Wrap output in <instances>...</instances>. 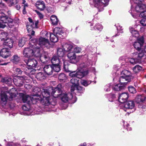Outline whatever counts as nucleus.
I'll return each mask as SVG.
<instances>
[{"mask_svg": "<svg viewBox=\"0 0 146 146\" xmlns=\"http://www.w3.org/2000/svg\"><path fill=\"white\" fill-rule=\"evenodd\" d=\"M24 61L27 66L32 69L36 67L37 66V61L34 59L29 58L27 60H25Z\"/></svg>", "mask_w": 146, "mask_h": 146, "instance_id": "obj_18", "label": "nucleus"}, {"mask_svg": "<svg viewBox=\"0 0 146 146\" xmlns=\"http://www.w3.org/2000/svg\"><path fill=\"white\" fill-rule=\"evenodd\" d=\"M129 124H128L127 125V130L130 131L131 130V127H129Z\"/></svg>", "mask_w": 146, "mask_h": 146, "instance_id": "obj_62", "label": "nucleus"}, {"mask_svg": "<svg viewBox=\"0 0 146 146\" xmlns=\"http://www.w3.org/2000/svg\"><path fill=\"white\" fill-rule=\"evenodd\" d=\"M22 108L23 110L24 111H27L29 110V108L25 105H23L22 106Z\"/></svg>", "mask_w": 146, "mask_h": 146, "instance_id": "obj_59", "label": "nucleus"}, {"mask_svg": "<svg viewBox=\"0 0 146 146\" xmlns=\"http://www.w3.org/2000/svg\"><path fill=\"white\" fill-rule=\"evenodd\" d=\"M135 104L134 102L132 101H129L126 103L124 105L123 109L126 111V109H133L135 111Z\"/></svg>", "mask_w": 146, "mask_h": 146, "instance_id": "obj_19", "label": "nucleus"}, {"mask_svg": "<svg viewBox=\"0 0 146 146\" xmlns=\"http://www.w3.org/2000/svg\"><path fill=\"white\" fill-rule=\"evenodd\" d=\"M17 91L15 89L12 88L9 92L2 91L1 94V102L2 104L5 105L8 100H12L16 96Z\"/></svg>", "mask_w": 146, "mask_h": 146, "instance_id": "obj_4", "label": "nucleus"}, {"mask_svg": "<svg viewBox=\"0 0 146 146\" xmlns=\"http://www.w3.org/2000/svg\"><path fill=\"white\" fill-rule=\"evenodd\" d=\"M19 96L22 97V100L23 102L30 104L35 100H36V97L34 96L33 98L28 95L24 94L22 93H20Z\"/></svg>", "mask_w": 146, "mask_h": 146, "instance_id": "obj_14", "label": "nucleus"}, {"mask_svg": "<svg viewBox=\"0 0 146 146\" xmlns=\"http://www.w3.org/2000/svg\"><path fill=\"white\" fill-rule=\"evenodd\" d=\"M38 21H36L35 22V24H34V22H33V23L32 25L31 26V29H30V30H31L30 31H32V30L33 29V28L36 27L37 25L38 24Z\"/></svg>", "mask_w": 146, "mask_h": 146, "instance_id": "obj_51", "label": "nucleus"}, {"mask_svg": "<svg viewBox=\"0 0 146 146\" xmlns=\"http://www.w3.org/2000/svg\"><path fill=\"white\" fill-rule=\"evenodd\" d=\"M140 23L141 25L144 26H146V19L143 18L140 21Z\"/></svg>", "mask_w": 146, "mask_h": 146, "instance_id": "obj_52", "label": "nucleus"}, {"mask_svg": "<svg viewBox=\"0 0 146 146\" xmlns=\"http://www.w3.org/2000/svg\"><path fill=\"white\" fill-rule=\"evenodd\" d=\"M92 65V63L91 62L90 60H87L85 62H83L80 63L79 66H78V67L80 70H82L83 73H85L87 72V74L88 73V71H84V69L89 68L91 67Z\"/></svg>", "mask_w": 146, "mask_h": 146, "instance_id": "obj_17", "label": "nucleus"}, {"mask_svg": "<svg viewBox=\"0 0 146 146\" xmlns=\"http://www.w3.org/2000/svg\"><path fill=\"white\" fill-rule=\"evenodd\" d=\"M142 9L140 11H136V10L132 11V13H131L132 16L134 18L137 19L139 17H146V11H143V10L145 9Z\"/></svg>", "mask_w": 146, "mask_h": 146, "instance_id": "obj_15", "label": "nucleus"}, {"mask_svg": "<svg viewBox=\"0 0 146 146\" xmlns=\"http://www.w3.org/2000/svg\"><path fill=\"white\" fill-rule=\"evenodd\" d=\"M25 76H16L14 78L13 82L14 84L17 86H21L24 83V80L26 79Z\"/></svg>", "mask_w": 146, "mask_h": 146, "instance_id": "obj_16", "label": "nucleus"}, {"mask_svg": "<svg viewBox=\"0 0 146 146\" xmlns=\"http://www.w3.org/2000/svg\"><path fill=\"white\" fill-rule=\"evenodd\" d=\"M10 52L7 48H4L0 51V56L4 58H6L10 55Z\"/></svg>", "mask_w": 146, "mask_h": 146, "instance_id": "obj_21", "label": "nucleus"}, {"mask_svg": "<svg viewBox=\"0 0 146 146\" xmlns=\"http://www.w3.org/2000/svg\"><path fill=\"white\" fill-rule=\"evenodd\" d=\"M22 71H21L20 69L17 68L15 70V73L17 74H19L22 73Z\"/></svg>", "mask_w": 146, "mask_h": 146, "instance_id": "obj_54", "label": "nucleus"}, {"mask_svg": "<svg viewBox=\"0 0 146 146\" xmlns=\"http://www.w3.org/2000/svg\"><path fill=\"white\" fill-rule=\"evenodd\" d=\"M29 47L25 48L23 51V55L24 56L27 57H30L33 56L38 57L40 56V49H37L34 46L33 47L31 46L29 42Z\"/></svg>", "mask_w": 146, "mask_h": 146, "instance_id": "obj_6", "label": "nucleus"}, {"mask_svg": "<svg viewBox=\"0 0 146 146\" xmlns=\"http://www.w3.org/2000/svg\"><path fill=\"white\" fill-rule=\"evenodd\" d=\"M94 6L96 7L99 11H103L104 7L108 4L109 0H92Z\"/></svg>", "mask_w": 146, "mask_h": 146, "instance_id": "obj_11", "label": "nucleus"}, {"mask_svg": "<svg viewBox=\"0 0 146 146\" xmlns=\"http://www.w3.org/2000/svg\"><path fill=\"white\" fill-rule=\"evenodd\" d=\"M26 41V39L25 38L23 37L20 39L19 41L18 44L19 46L20 47H23Z\"/></svg>", "mask_w": 146, "mask_h": 146, "instance_id": "obj_42", "label": "nucleus"}, {"mask_svg": "<svg viewBox=\"0 0 146 146\" xmlns=\"http://www.w3.org/2000/svg\"><path fill=\"white\" fill-rule=\"evenodd\" d=\"M142 0H130V2L132 5L131 9L129 11L130 13H132V11L135 10L136 11H140L142 9L146 8L145 5L142 4L141 2Z\"/></svg>", "mask_w": 146, "mask_h": 146, "instance_id": "obj_8", "label": "nucleus"}, {"mask_svg": "<svg viewBox=\"0 0 146 146\" xmlns=\"http://www.w3.org/2000/svg\"><path fill=\"white\" fill-rule=\"evenodd\" d=\"M46 74L48 76L52 75L53 70L51 65H48L45 66L43 68Z\"/></svg>", "mask_w": 146, "mask_h": 146, "instance_id": "obj_24", "label": "nucleus"}, {"mask_svg": "<svg viewBox=\"0 0 146 146\" xmlns=\"http://www.w3.org/2000/svg\"><path fill=\"white\" fill-rule=\"evenodd\" d=\"M66 51L64 50L62 48H58L57 51V55L59 58L63 57L65 54Z\"/></svg>", "mask_w": 146, "mask_h": 146, "instance_id": "obj_31", "label": "nucleus"}, {"mask_svg": "<svg viewBox=\"0 0 146 146\" xmlns=\"http://www.w3.org/2000/svg\"><path fill=\"white\" fill-rule=\"evenodd\" d=\"M32 68H29V67L27 66L24 69V72L27 74V75H29L31 74V72H32Z\"/></svg>", "mask_w": 146, "mask_h": 146, "instance_id": "obj_44", "label": "nucleus"}, {"mask_svg": "<svg viewBox=\"0 0 146 146\" xmlns=\"http://www.w3.org/2000/svg\"><path fill=\"white\" fill-rule=\"evenodd\" d=\"M8 36V33L3 31L0 32V36L1 40H5L7 39Z\"/></svg>", "mask_w": 146, "mask_h": 146, "instance_id": "obj_37", "label": "nucleus"}, {"mask_svg": "<svg viewBox=\"0 0 146 146\" xmlns=\"http://www.w3.org/2000/svg\"><path fill=\"white\" fill-rule=\"evenodd\" d=\"M15 7L16 8V9L19 10L20 9V6L19 5L17 4L15 6Z\"/></svg>", "mask_w": 146, "mask_h": 146, "instance_id": "obj_61", "label": "nucleus"}, {"mask_svg": "<svg viewBox=\"0 0 146 146\" xmlns=\"http://www.w3.org/2000/svg\"><path fill=\"white\" fill-rule=\"evenodd\" d=\"M112 85L111 84H108L106 85L104 87V90L107 92L109 91L112 88Z\"/></svg>", "mask_w": 146, "mask_h": 146, "instance_id": "obj_46", "label": "nucleus"}, {"mask_svg": "<svg viewBox=\"0 0 146 146\" xmlns=\"http://www.w3.org/2000/svg\"><path fill=\"white\" fill-rule=\"evenodd\" d=\"M69 76L73 78H81L87 75V72L83 73L80 69L78 68L76 71H69Z\"/></svg>", "mask_w": 146, "mask_h": 146, "instance_id": "obj_12", "label": "nucleus"}, {"mask_svg": "<svg viewBox=\"0 0 146 146\" xmlns=\"http://www.w3.org/2000/svg\"><path fill=\"white\" fill-rule=\"evenodd\" d=\"M20 57L17 55H15L13 56L12 60L14 63L16 64L20 61Z\"/></svg>", "mask_w": 146, "mask_h": 146, "instance_id": "obj_39", "label": "nucleus"}, {"mask_svg": "<svg viewBox=\"0 0 146 146\" xmlns=\"http://www.w3.org/2000/svg\"><path fill=\"white\" fill-rule=\"evenodd\" d=\"M144 43V39L143 36H141L137 39V41L133 43V46L138 51V53L139 52H143L142 50H141L142 47Z\"/></svg>", "mask_w": 146, "mask_h": 146, "instance_id": "obj_13", "label": "nucleus"}, {"mask_svg": "<svg viewBox=\"0 0 146 146\" xmlns=\"http://www.w3.org/2000/svg\"><path fill=\"white\" fill-rule=\"evenodd\" d=\"M1 81L9 85H11L12 83V80L11 78H2Z\"/></svg>", "mask_w": 146, "mask_h": 146, "instance_id": "obj_36", "label": "nucleus"}, {"mask_svg": "<svg viewBox=\"0 0 146 146\" xmlns=\"http://www.w3.org/2000/svg\"><path fill=\"white\" fill-rule=\"evenodd\" d=\"M128 90L129 92L132 93H135L136 92L135 89L133 86H129L128 87Z\"/></svg>", "mask_w": 146, "mask_h": 146, "instance_id": "obj_50", "label": "nucleus"}, {"mask_svg": "<svg viewBox=\"0 0 146 146\" xmlns=\"http://www.w3.org/2000/svg\"><path fill=\"white\" fill-rule=\"evenodd\" d=\"M43 58H44V59H45L46 61H47L48 60V58L47 56H46L45 55L44 56H40V59L41 60L42 59H43Z\"/></svg>", "mask_w": 146, "mask_h": 146, "instance_id": "obj_58", "label": "nucleus"}, {"mask_svg": "<svg viewBox=\"0 0 146 146\" xmlns=\"http://www.w3.org/2000/svg\"><path fill=\"white\" fill-rule=\"evenodd\" d=\"M121 84L116 85L114 87H113V89L116 91H121L125 89V84L123 83H120Z\"/></svg>", "mask_w": 146, "mask_h": 146, "instance_id": "obj_25", "label": "nucleus"}, {"mask_svg": "<svg viewBox=\"0 0 146 146\" xmlns=\"http://www.w3.org/2000/svg\"><path fill=\"white\" fill-rule=\"evenodd\" d=\"M49 45V42L47 39L41 37L38 40L35 39L31 40H30V45L31 46L33 47L34 45L37 49H40V51L44 47H47Z\"/></svg>", "mask_w": 146, "mask_h": 146, "instance_id": "obj_5", "label": "nucleus"}, {"mask_svg": "<svg viewBox=\"0 0 146 146\" xmlns=\"http://www.w3.org/2000/svg\"><path fill=\"white\" fill-rule=\"evenodd\" d=\"M119 60L120 61L125 60L124 58L122 57H120L119 58Z\"/></svg>", "mask_w": 146, "mask_h": 146, "instance_id": "obj_63", "label": "nucleus"}, {"mask_svg": "<svg viewBox=\"0 0 146 146\" xmlns=\"http://www.w3.org/2000/svg\"><path fill=\"white\" fill-rule=\"evenodd\" d=\"M50 21L52 24L53 25H57L58 21V20L56 16L54 15H52L51 16Z\"/></svg>", "mask_w": 146, "mask_h": 146, "instance_id": "obj_35", "label": "nucleus"}, {"mask_svg": "<svg viewBox=\"0 0 146 146\" xmlns=\"http://www.w3.org/2000/svg\"><path fill=\"white\" fill-rule=\"evenodd\" d=\"M5 7V6L3 3H0V13H2L0 16V28H4L7 25H8L10 28H11L12 26H14L15 23L12 19L8 17L3 13V11Z\"/></svg>", "mask_w": 146, "mask_h": 146, "instance_id": "obj_2", "label": "nucleus"}, {"mask_svg": "<svg viewBox=\"0 0 146 146\" xmlns=\"http://www.w3.org/2000/svg\"><path fill=\"white\" fill-rule=\"evenodd\" d=\"M35 11L40 19H42L43 18V15L41 13L37 10H35Z\"/></svg>", "mask_w": 146, "mask_h": 146, "instance_id": "obj_55", "label": "nucleus"}, {"mask_svg": "<svg viewBox=\"0 0 146 146\" xmlns=\"http://www.w3.org/2000/svg\"><path fill=\"white\" fill-rule=\"evenodd\" d=\"M66 78V77L65 74L63 73L60 74L58 76V79L61 82L65 80Z\"/></svg>", "mask_w": 146, "mask_h": 146, "instance_id": "obj_48", "label": "nucleus"}, {"mask_svg": "<svg viewBox=\"0 0 146 146\" xmlns=\"http://www.w3.org/2000/svg\"><path fill=\"white\" fill-rule=\"evenodd\" d=\"M134 58H130L129 59V61L131 63L135 64L141 62V59L143 57H145L144 54L143 52H134L133 53L131 56Z\"/></svg>", "mask_w": 146, "mask_h": 146, "instance_id": "obj_10", "label": "nucleus"}, {"mask_svg": "<svg viewBox=\"0 0 146 146\" xmlns=\"http://www.w3.org/2000/svg\"><path fill=\"white\" fill-rule=\"evenodd\" d=\"M61 65V63H60V64H52L51 65L53 71H54L56 72H59L60 70V66Z\"/></svg>", "mask_w": 146, "mask_h": 146, "instance_id": "obj_30", "label": "nucleus"}, {"mask_svg": "<svg viewBox=\"0 0 146 146\" xmlns=\"http://www.w3.org/2000/svg\"><path fill=\"white\" fill-rule=\"evenodd\" d=\"M109 96L111 98H110L109 99V101L112 102L113 101V100L114 99V98L115 97V95L114 94H110V95H109Z\"/></svg>", "mask_w": 146, "mask_h": 146, "instance_id": "obj_53", "label": "nucleus"}, {"mask_svg": "<svg viewBox=\"0 0 146 146\" xmlns=\"http://www.w3.org/2000/svg\"><path fill=\"white\" fill-rule=\"evenodd\" d=\"M145 97L143 95H140L137 96L135 98V101L137 103H140L144 101Z\"/></svg>", "mask_w": 146, "mask_h": 146, "instance_id": "obj_33", "label": "nucleus"}, {"mask_svg": "<svg viewBox=\"0 0 146 146\" xmlns=\"http://www.w3.org/2000/svg\"><path fill=\"white\" fill-rule=\"evenodd\" d=\"M9 1L12 4L17 3V0H9Z\"/></svg>", "mask_w": 146, "mask_h": 146, "instance_id": "obj_60", "label": "nucleus"}, {"mask_svg": "<svg viewBox=\"0 0 146 146\" xmlns=\"http://www.w3.org/2000/svg\"><path fill=\"white\" fill-rule=\"evenodd\" d=\"M36 7L41 11L44 10L45 8L44 3L42 1H38L36 3Z\"/></svg>", "mask_w": 146, "mask_h": 146, "instance_id": "obj_26", "label": "nucleus"}, {"mask_svg": "<svg viewBox=\"0 0 146 146\" xmlns=\"http://www.w3.org/2000/svg\"><path fill=\"white\" fill-rule=\"evenodd\" d=\"M51 63H52V64H60L61 63L60 58H58V57L56 56H54L51 59Z\"/></svg>", "mask_w": 146, "mask_h": 146, "instance_id": "obj_34", "label": "nucleus"}, {"mask_svg": "<svg viewBox=\"0 0 146 146\" xmlns=\"http://www.w3.org/2000/svg\"><path fill=\"white\" fill-rule=\"evenodd\" d=\"M81 83L82 85L86 86L90 84L91 81L85 80H82L81 81Z\"/></svg>", "mask_w": 146, "mask_h": 146, "instance_id": "obj_47", "label": "nucleus"}, {"mask_svg": "<svg viewBox=\"0 0 146 146\" xmlns=\"http://www.w3.org/2000/svg\"><path fill=\"white\" fill-rule=\"evenodd\" d=\"M34 90H37L38 92H36L38 95L40 96L38 98H36V100H38L42 105L45 106V108H47L46 110L47 111H53L50 109V108L54 107L55 104L56 102L53 96H54L53 88L51 87L48 89H42L41 93L40 92L41 91L40 89L39 88H36Z\"/></svg>", "mask_w": 146, "mask_h": 146, "instance_id": "obj_1", "label": "nucleus"}, {"mask_svg": "<svg viewBox=\"0 0 146 146\" xmlns=\"http://www.w3.org/2000/svg\"><path fill=\"white\" fill-rule=\"evenodd\" d=\"M78 146H91L90 143H81Z\"/></svg>", "mask_w": 146, "mask_h": 146, "instance_id": "obj_56", "label": "nucleus"}, {"mask_svg": "<svg viewBox=\"0 0 146 146\" xmlns=\"http://www.w3.org/2000/svg\"><path fill=\"white\" fill-rule=\"evenodd\" d=\"M135 28L136 27H135L134 26H132L130 27L129 29L132 37L137 39L138 38L139 34L138 31L135 29Z\"/></svg>", "mask_w": 146, "mask_h": 146, "instance_id": "obj_20", "label": "nucleus"}, {"mask_svg": "<svg viewBox=\"0 0 146 146\" xmlns=\"http://www.w3.org/2000/svg\"><path fill=\"white\" fill-rule=\"evenodd\" d=\"M142 50H143V52H144V54L145 56V57H143V58H146V55L145 54V52L146 53V45H145L144 46V48H142Z\"/></svg>", "mask_w": 146, "mask_h": 146, "instance_id": "obj_57", "label": "nucleus"}, {"mask_svg": "<svg viewBox=\"0 0 146 146\" xmlns=\"http://www.w3.org/2000/svg\"><path fill=\"white\" fill-rule=\"evenodd\" d=\"M74 91L76 89V90L80 93H82L84 90V89L83 88L79 86V85L74 87Z\"/></svg>", "mask_w": 146, "mask_h": 146, "instance_id": "obj_43", "label": "nucleus"}, {"mask_svg": "<svg viewBox=\"0 0 146 146\" xmlns=\"http://www.w3.org/2000/svg\"><path fill=\"white\" fill-rule=\"evenodd\" d=\"M131 76L130 72L127 70H124L121 73V76L119 78L120 83L127 84L131 81Z\"/></svg>", "mask_w": 146, "mask_h": 146, "instance_id": "obj_9", "label": "nucleus"}, {"mask_svg": "<svg viewBox=\"0 0 146 146\" xmlns=\"http://www.w3.org/2000/svg\"><path fill=\"white\" fill-rule=\"evenodd\" d=\"M54 34L45 32V35L47 36L50 35V40L52 42H56L58 40V38H64L66 36V33L63 32L61 29L58 27L55 28L53 30Z\"/></svg>", "mask_w": 146, "mask_h": 146, "instance_id": "obj_3", "label": "nucleus"}, {"mask_svg": "<svg viewBox=\"0 0 146 146\" xmlns=\"http://www.w3.org/2000/svg\"><path fill=\"white\" fill-rule=\"evenodd\" d=\"M67 56L72 62L74 63L76 58V56L74 53L73 52H69Z\"/></svg>", "mask_w": 146, "mask_h": 146, "instance_id": "obj_29", "label": "nucleus"}, {"mask_svg": "<svg viewBox=\"0 0 146 146\" xmlns=\"http://www.w3.org/2000/svg\"><path fill=\"white\" fill-rule=\"evenodd\" d=\"M73 52L76 53H79L80 52L82 51V50L81 48L79 47H76L75 48H73Z\"/></svg>", "mask_w": 146, "mask_h": 146, "instance_id": "obj_49", "label": "nucleus"}, {"mask_svg": "<svg viewBox=\"0 0 146 146\" xmlns=\"http://www.w3.org/2000/svg\"><path fill=\"white\" fill-rule=\"evenodd\" d=\"M36 78L39 80H42L46 78V76L44 73L40 72L38 73L36 75Z\"/></svg>", "mask_w": 146, "mask_h": 146, "instance_id": "obj_32", "label": "nucleus"}, {"mask_svg": "<svg viewBox=\"0 0 146 146\" xmlns=\"http://www.w3.org/2000/svg\"><path fill=\"white\" fill-rule=\"evenodd\" d=\"M62 47L66 52H68L73 49V46L72 44L70 43H65L62 45Z\"/></svg>", "mask_w": 146, "mask_h": 146, "instance_id": "obj_28", "label": "nucleus"}, {"mask_svg": "<svg viewBox=\"0 0 146 146\" xmlns=\"http://www.w3.org/2000/svg\"><path fill=\"white\" fill-rule=\"evenodd\" d=\"M142 69V67L138 65L135 66L133 68V70L135 73H137L141 71Z\"/></svg>", "mask_w": 146, "mask_h": 146, "instance_id": "obj_41", "label": "nucleus"}, {"mask_svg": "<svg viewBox=\"0 0 146 146\" xmlns=\"http://www.w3.org/2000/svg\"><path fill=\"white\" fill-rule=\"evenodd\" d=\"M129 97V95L127 93H123L119 95V101L121 103H124L127 100Z\"/></svg>", "mask_w": 146, "mask_h": 146, "instance_id": "obj_22", "label": "nucleus"}, {"mask_svg": "<svg viewBox=\"0 0 146 146\" xmlns=\"http://www.w3.org/2000/svg\"><path fill=\"white\" fill-rule=\"evenodd\" d=\"M80 78H72L70 80L72 84L71 87V92L72 93L74 91V88L79 85V81Z\"/></svg>", "mask_w": 146, "mask_h": 146, "instance_id": "obj_23", "label": "nucleus"}, {"mask_svg": "<svg viewBox=\"0 0 146 146\" xmlns=\"http://www.w3.org/2000/svg\"><path fill=\"white\" fill-rule=\"evenodd\" d=\"M116 27L117 31V35L118 36L119 35V33H122L123 32V29L122 27L120 26L119 24H117L115 25Z\"/></svg>", "mask_w": 146, "mask_h": 146, "instance_id": "obj_40", "label": "nucleus"}, {"mask_svg": "<svg viewBox=\"0 0 146 146\" xmlns=\"http://www.w3.org/2000/svg\"><path fill=\"white\" fill-rule=\"evenodd\" d=\"M94 28V29L95 30H97L100 31H101L103 29L102 26L99 23L96 24Z\"/></svg>", "mask_w": 146, "mask_h": 146, "instance_id": "obj_45", "label": "nucleus"}, {"mask_svg": "<svg viewBox=\"0 0 146 146\" xmlns=\"http://www.w3.org/2000/svg\"><path fill=\"white\" fill-rule=\"evenodd\" d=\"M61 85L59 84L56 88L54 89V99L56 98H60L63 102L66 103L68 102L69 99L67 94L64 93L60 94L61 92Z\"/></svg>", "mask_w": 146, "mask_h": 146, "instance_id": "obj_7", "label": "nucleus"}, {"mask_svg": "<svg viewBox=\"0 0 146 146\" xmlns=\"http://www.w3.org/2000/svg\"><path fill=\"white\" fill-rule=\"evenodd\" d=\"M3 44L5 46H7L9 48H11L13 46V41L10 38H7L4 40Z\"/></svg>", "mask_w": 146, "mask_h": 146, "instance_id": "obj_27", "label": "nucleus"}, {"mask_svg": "<svg viewBox=\"0 0 146 146\" xmlns=\"http://www.w3.org/2000/svg\"><path fill=\"white\" fill-rule=\"evenodd\" d=\"M28 4L27 3H26L24 5V9H23V11L25 10V8L26 7H27L28 6Z\"/></svg>", "mask_w": 146, "mask_h": 146, "instance_id": "obj_64", "label": "nucleus"}, {"mask_svg": "<svg viewBox=\"0 0 146 146\" xmlns=\"http://www.w3.org/2000/svg\"><path fill=\"white\" fill-rule=\"evenodd\" d=\"M29 23H27V27L28 32L29 33L30 32V29H31V26L32 25L34 22L33 21L32 19L30 18H29Z\"/></svg>", "mask_w": 146, "mask_h": 146, "instance_id": "obj_38", "label": "nucleus"}]
</instances>
